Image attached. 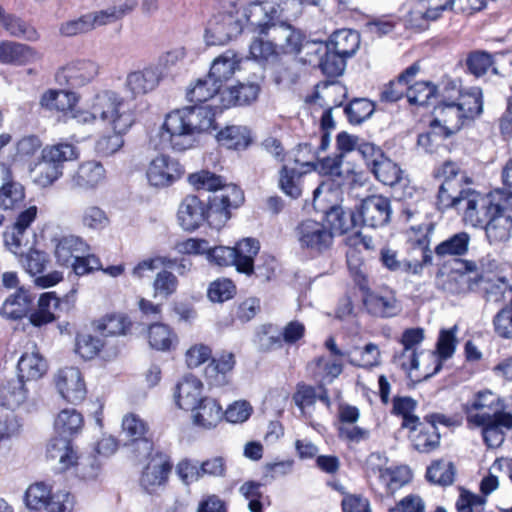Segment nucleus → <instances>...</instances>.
<instances>
[{
	"mask_svg": "<svg viewBox=\"0 0 512 512\" xmlns=\"http://www.w3.org/2000/svg\"><path fill=\"white\" fill-rule=\"evenodd\" d=\"M214 129V113L208 106H191L171 111L159 130L161 144L184 152L198 144V136Z\"/></svg>",
	"mask_w": 512,
	"mask_h": 512,
	"instance_id": "f257e3e1",
	"label": "nucleus"
},
{
	"mask_svg": "<svg viewBox=\"0 0 512 512\" xmlns=\"http://www.w3.org/2000/svg\"><path fill=\"white\" fill-rule=\"evenodd\" d=\"M71 118L84 125L94 124L97 120L109 125L113 131L127 132L135 123V105L113 91H104L95 95L88 110L74 107Z\"/></svg>",
	"mask_w": 512,
	"mask_h": 512,
	"instance_id": "f03ea898",
	"label": "nucleus"
},
{
	"mask_svg": "<svg viewBox=\"0 0 512 512\" xmlns=\"http://www.w3.org/2000/svg\"><path fill=\"white\" fill-rule=\"evenodd\" d=\"M189 183L197 190L214 192L209 200L210 225L220 228L231 217L230 210L238 208L244 201L242 190L235 184H226L223 179L208 170L192 173Z\"/></svg>",
	"mask_w": 512,
	"mask_h": 512,
	"instance_id": "7ed1b4c3",
	"label": "nucleus"
},
{
	"mask_svg": "<svg viewBox=\"0 0 512 512\" xmlns=\"http://www.w3.org/2000/svg\"><path fill=\"white\" fill-rule=\"evenodd\" d=\"M503 196L500 191L481 194L470 189L459 209L463 212V220L473 227H483L489 218L500 209L512 207L510 197L503 198Z\"/></svg>",
	"mask_w": 512,
	"mask_h": 512,
	"instance_id": "20e7f679",
	"label": "nucleus"
},
{
	"mask_svg": "<svg viewBox=\"0 0 512 512\" xmlns=\"http://www.w3.org/2000/svg\"><path fill=\"white\" fill-rule=\"evenodd\" d=\"M78 157L79 149L71 143L59 142L45 146L41 153V162L37 165L35 182L41 187L53 184L63 175L64 163Z\"/></svg>",
	"mask_w": 512,
	"mask_h": 512,
	"instance_id": "39448f33",
	"label": "nucleus"
},
{
	"mask_svg": "<svg viewBox=\"0 0 512 512\" xmlns=\"http://www.w3.org/2000/svg\"><path fill=\"white\" fill-rule=\"evenodd\" d=\"M47 459L54 462L55 468L60 471H66L71 467H81V473L84 477L92 478L96 475L99 463L96 459L89 457H79L73 449L71 439L54 436L47 445Z\"/></svg>",
	"mask_w": 512,
	"mask_h": 512,
	"instance_id": "423d86ee",
	"label": "nucleus"
},
{
	"mask_svg": "<svg viewBox=\"0 0 512 512\" xmlns=\"http://www.w3.org/2000/svg\"><path fill=\"white\" fill-rule=\"evenodd\" d=\"M295 237L301 248L311 252L322 253L333 244V231L326 224L307 219L300 222L295 229Z\"/></svg>",
	"mask_w": 512,
	"mask_h": 512,
	"instance_id": "0eeeda50",
	"label": "nucleus"
},
{
	"mask_svg": "<svg viewBox=\"0 0 512 512\" xmlns=\"http://www.w3.org/2000/svg\"><path fill=\"white\" fill-rule=\"evenodd\" d=\"M242 30L239 11L219 13L209 20L204 37L207 45H224Z\"/></svg>",
	"mask_w": 512,
	"mask_h": 512,
	"instance_id": "6e6552de",
	"label": "nucleus"
},
{
	"mask_svg": "<svg viewBox=\"0 0 512 512\" xmlns=\"http://www.w3.org/2000/svg\"><path fill=\"white\" fill-rule=\"evenodd\" d=\"M469 425L481 427L485 444L489 448H497L504 442L505 431L512 429V414L497 417L488 414L470 415Z\"/></svg>",
	"mask_w": 512,
	"mask_h": 512,
	"instance_id": "1a4fd4ad",
	"label": "nucleus"
},
{
	"mask_svg": "<svg viewBox=\"0 0 512 512\" xmlns=\"http://www.w3.org/2000/svg\"><path fill=\"white\" fill-rule=\"evenodd\" d=\"M183 173V167L178 160L169 155L160 154L149 162L146 178L151 186L163 188L179 180Z\"/></svg>",
	"mask_w": 512,
	"mask_h": 512,
	"instance_id": "9d476101",
	"label": "nucleus"
},
{
	"mask_svg": "<svg viewBox=\"0 0 512 512\" xmlns=\"http://www.w3.org/2000/svg\"><path fill=\"white\" fill-rule=\"evenodd\" d=\"M99 66L92 60H75L60 68L55 80L60 86L80 88L95 79Z\"/></svg>",
	"mask_w": 512,
	"mask_h": 512,
	"instance_id": "9b49d317",
	"label": "nucleus"
},
{
	"mask_svg": "<svg viewBox=\"0 0 512 512\" xmlns=\"http://www.w3.org/2000/svg\"><path fill=\"white\" fill-rule=\"evenodd\" d=\"M391 202L382 195H372L362 200L357 209L358 224L378 228L386 225L391 218Z\"/></svg>",
	"mask_w": 512,
	"mask_h": 512,
	"instance_id": "f8f14e48",
	"label": "nucleus"
},
{
	"mask_svg": "<svg viewBox=\"0 0 512 512\" xmlns=\"http://www.w3.org/2000/svg\"><path fill=\"white\" fill-rule=\"evenodd\" d=\"M487 293V301L500 302L506 299V294L511 296V307L501 309L493 319L495 332L498 336L506 339H512V288L503 278L498 279V283L493 285L491 289L485 288Z\"/></svg>",
	"mask_w": 512,
	"mask_h": 512,
	"instance_id": "ddd939ff",
	"label": "nucleus"
},
{
	"mask_svg": "<svg viewBox=\"0 0 512 512\" xmlns=\"http://www.w3.org/2000/svg\"><path fill=\"white\" fill-rule=\"evenodd\" d=\"M106 170L101 162L88 160L80 163L70 174L69 187L75 191H92L104 183Z\"/></svg>",
	"mask_w": 512,
	"mask_h": 512,
	"instance_id": "4468645a",
	"label": "nucleus"
},
{
	"mask_svg": "<svg viewBox=\"0 0 512 512\" xmlns=\"http://www.w3.org/2000/svg\"><path fill=\"white\" fill-rule=\"evenodd\" d=\"M55 386L62 398L79 403L86 396V386L81 372L75 367L60 369L54 376Z\"/></svg>",
	"mask_w": 512,
	"mask_h": 512,
	"instance_id": "2eb2a0df",
	"label": "nucleus"
},
{
	"mask_svg": "<svg viewBox=\"0 0 512 512\" xmlns=\"http://www.w3.org/2000/svg\"><path fill=\"white\" fill-rule=\"evenodd\" d=\"M467 121L468 117L455 101L444 96L442 103L436 107V118L432 123L442 131L443 137L447 138L458 132Z\"/></svg>",
	"mask_w": 512,
	"mask_h": 512,
	"instance_id": "dca6fc26",
	"label": "nucleus"
},
{
	"mask_svg": "<svg viewBox=\"0 0 512 512\" xmlns=\"http://www.w3.org/2000/svg\"><path fill=\"white\" fill-rule=\"evenodd\" d=\"M171 468L172 464L168 456L157 453L145 466L140 478V485L148 493L157 491L158 488L166 484Z\"/></svg>",
	"mask_w": 512,
	"mask_h": 512,
	"instance_id": "f3484780",
	"label": "nucleus"
},
{
	"mask_svg": "<svg viewBox=\"0 0 512 512\" xmlns=\"http://www.w3.org/2000/svg\"><path fill=\"white\" fill-rule=\"evenodd\" d=\"M207 209L195 195L186 196L179 205L177 219L180 226L186 231H194L207 220L210 223Z\"/></svg>",
	"mask_w": 512,
	"mask_h": 512,
	"instance_id": "a211bd4d",
	"label": "nucleus"
},
{
	"mask_svg": "<svg viewBox=\"0 0 512 512\" xmlns=\"http://www.w3.org/2000/svg\"><path fill=\"white\" fill-rule=\"evenodd\" d=\"M380 261L382 265L391 272L420 276L424 266L432 263V256L428 251H425L421 261L401 260L396 250L390 247H383L380 250Z\"/></svg>",
	"mask_w": 512,
	"mask_h": 512,
	"instance_id": "6ab92c4d",
	"label": "nucleus"
},
{
	"mask_svg": "<svg viewBox=\"0 0 512 512\" xmlns=\"http://www.w3.org/2000/svg\"><path fill=\"white\" fill-rule=\"evenodd\" d=\"M287 20L279 19L271 22L262 35L270 38L275 48L280 47L284 52L292 53L298 50L302 34Z\"/></svg>",
	"mask_w": 512,
	"mask_h": 512,
	"instance_id": "aec40b11",
	"label": "nucleus"
},
{
	"mask_svg": "<svg viewBox=\"0 0 512 512\" xmlns=\"http://www.w3.org/2000/svg\"><path fill=\"white\" fill-rule=\"evenodd\" d=\"M37 207L31 206L21 212L10 232L5 233V244L13 254H23V247L29 244L28 228L35 220Z\"/></svg>",
	"mask_w": 512,
	"mask_h": 512,
	"instance_id": "412c9836",
	"label": "nucleus"
},
{
	"mask_svg": "<svg viewBox=\"0 0 512 512\" xmlns=\"http://www.w3.org/2000/svg\"><path fill=\"white\" fill-rule=\"evenodd\" d=\"M52 242L55 259L61 266L69 267L76 257L90 251L88 243L80 236L73 234L55 237Z\"/></svg>",
	"mask_w": 512,
	"mask_h": 512,
	"instance_id": "4be33fe9",
	"label": "nucleus"
},
{
	"mask_svg": "<svg viewBox=\"0 0 512 512\" xmlns=\"http://www.w3.org/2000/svg\"><path fill=\"white\" fill-rule=\"evenodd\" d=\"M24 187L15 181L11 169L0 163V207L13 209L24 200Z\"/></svg>",
	"mask_w": 512,
	"mask_h": 512,
	"instance_id": "5701e85b",
	"label": "nucleus"
},
{
	"mask_svg": "<svg viewBox=\"0 0 512 512\" xmlns=\"http://www.w3.org/2000/svg\"><path fill=\"white\" fill-rule=\"evenodd\" d=\"M161 78L162 71L158 67L149 66L129 73L125 80V88L133 97H136L154 90Z\"/></svg>",
	"mask_w": 512,
	"mask_h": 512,
	"instance_id": "b1692460",
	"label": "nucleus"
},
{
	"mask_svg": "<svg viewBox=\"0 0 512 512\" xmlns=\"http://www.w3.org/2000/svg\"><path fill=\"white\" fill-rule=\"evenodd\" d=\"M363 304L369 314L380 318L394 317L401 311L399 302L391 292L385 294L367 292L364 295Z\"/></svg>",
	"mask_w": 512,
	"mask_h": 512,
	"instance_id": "393cba45",
	"label": "nucleus"
},
{
	"mask_svg": "<svg viewBox=\"0 0 512 512\" xmlns=\"http://www.w3.org/2000/svg\"><path fill=\"white\" fill-rule=\"evenodd\" d=\"M275 11L276 7L273 3L254 2L243 9L241 17L245 18L246 22L262 36L268 25L276 20Z\"/></svg>",
	"mask_w": 512,
	"mask_h": 512,
	"instance_id": "a878e982",
	"label": "nucleus"
},
{
	"mask_svg": "<svg viewBox=\"0 0 512 512\" xmlns=\"http://www.w3.org/2000/svg\"><path fill=\"white\" fill-rule=\"evenodd\" d=\"M466 419L469 424V416L475 414H488L497 417L502 414H508L505 411L503 401L499 396L491 391L479 392L476 397L465 407Z\"/></svg>",
	"mask_w": 512,
	"mask_h": 512,
	"instance_id": "bb28decb",
	"label": "nucleus"
},
{
	"mask_svg": "<svg viewBox=\"0 0 512 512\" xmlns=\"http://www.w3.org/2000/svg\"><path fill=\"white\" fill-rule=\"evenodd\" d=\"M202 382L194 376L184 377L177 385L174 397L177 405L184 410H194L203 399Z\"/></svg>",
	"mask_w": 512,
	"mask_h": 512,
	"instance_id": "cd10ccee",
	"label": "nucleus"
},
{
	"mask_svg": "<svg viewBox=\"0 0 512 512\" xmlns=\"http://www.w3.org/2000/svg\"><path fill=\"white\" fill-rule=\"evenodd\" d=\"M467 180L465 175H461L460 181H443L437 194V206L440 210L456 208L459 210L466 193L470 188H463L462 183Z\"/></svg>",
	"mask_w": 512,
	"mask_h": 512,
	"instance_id": "c85d7f7f",
	"label": "nucleus"
},
{
	"mask_svg": "<svg viewBox=\"0 0 512 512\" xmlns=\"http://www.w3.org/2000/svg\"><path fill=\"white\" fill-rule=\"evenodd\" d=\"M240 61L241 58L235 51L226 50L213 60L208 75L222 87L223 83L229 80L239 68Z\"/></svg>",
	"mask_w": 512,
	"mask_h": 512,
	"instance_id": "c756f323",
	"label": "nucleus"
},
{
	"mask_svg": "<svg viewBox=\"0 0 512 512\" xmlns=\"http://www.w3.org/2000/svg\"><path fill=\"white\" fill-rule=\"evenodd\" d=\"M509 209H500L492 215L482 228L485 229L490 243L505 242L510 238L512 230V216Z\"/></svg>",
	"mask_w": 512,
	"mask_h": 512,
	"instance_id": "7c9ffc66",
	"label": "nucleus"
},
{
	"mask_svg": "<svg viewBox=\"0 0 512 512\" xmlns=\"http://www.w3.org/2000/svg\"><path fill=\"white\" fill-rule=\"evenodd\" d=\"M147 423L136 414H127L122 420V433L132 443L142 446L143 453H150L152 443L145 437Z\"/></svg>",
	"mask_w": 512,
	"mask_h": 512,
	"instance_id": "2f4dec72",
	"label": "nucleus"
},
{
	"mask_svg": "<svg viewBox=\"0 0 512 512\" xmlns=\"http://www.w3.org/2000/svg\"><path fill=\"white\" fill-rule=\"evenodd\" d=\"M33 300L34 297L27 290L21 288L4 301L0 312L8 319H21L31 310Z\"/></svg>",
	"mask_w": 512,
	"mask_h": 512,
	"instance_id": "473e14b6",
	"label": "nucleus"
},
{
	"mask_svg": "<svg viewBox=\"0 0 512 512\" xmlns=\"http://www.w3.org/2000/svg\"><path fill=\"white\" fill-rule=\"evenodd\" d=\"M464 271H453L446 276L442 283V289L451 294H457L472 289L477 283L476 277H471V273L476 271V264L471 261L462 263Z\"/></svg>",
	"mask_w": 512,
	"mask_h": 512,
	"instance_id": "72a5a7b5",
	"label": "nucleus"
},
{
	"mask_svg": "<svg viewBox=\"0 0 512 512\" xmlns=\"http://www.w3.org/2000/svg\"><path fill=\"white\" fill-rule=\"evenodd\" d=\"M192 411L194 423L206 429L215 427L223 418L222 407L213 398H203Z\"/></svg>",
	"mask_w": 512,
	"mask_h": 512,
	"instance_id": "f704fd0d",
	"label": "nucleus"
},
{
	"mask_svg": "<svg viewBox=\"0 0 512 512\" xmlns=\"http://www.w3.org/2000/svg\"><path fill=\"white\" fill-rule=\"evenodd\" d=\"M235 251V267L238 272L250 275L254 270V257L258 254L260 245L254 238H245L232 247Z\"/></svg>",
	"mask_w": 512,
	"mask_h": 512,
	"instance_id": "c9c22d12",
	"label": "nucleus"
},
{
	"mask_svg": "<svg viewBox=\"0 0 512 512\" xmlns=\"http://www.w3.org/2000/svg\"><path fill=\"white\" fill-rule=\"evenodd\" d=\"M60 300L53 292L43 293L38 300V308L29 316L30 323L35 327H41L53 322L57 316Z\"/></svg>",
	"mask_w": 512,
	"mask_h": 512,
	"instance_id": "e433bc0d",
	"label": "nucleus"
},
{
	"mask_svg": "<svg viewBox=\"0 0 512 512\" xmlns=\"http://www.w3.org/2000/svg\"><path fill=\"white\" fill-rule=\"evenodd\" d=\"M79 102V95L69 90H48L40 100L42 107L60 112H72Z\"/></svg>",
	"mask_w": 512,
	"mask_h": 512,
	"instance_id": "4c0bfd02",
	"label": "nucleus"
},
{
	"mask_svg": "<svg viewBox=\"0 0 512 512\" xmlns=\"http://www.w3.org/2000/svg\"><path fill=\"white\" fill-rule=\"evenodd\" d=\"M83 427V417L74 408L61 410L54 420V430L57 436L71 439Z\"/></svg>",
	"mask_w": 512,
	"mask_h": 512,
	"instance_id": "58836bf2",
	"label": "nucleus"
},
{
	"mask_svg": "<svg viewBox=\"0 0 512 512\" xmlns=\"http://www.w3.org/2000/svg\"><path fill=\"white\" fill-rule=\"evenodd\" d=\"M36 58V53L27 45L4 41L0 43V63L25 65Z\"/></svg>",
	"mask_w": 512,
	"mask_h": 512,
	"instance_id": "ea45409f",
	"label": "nucleus"
},
{
	"mask_svg": "<svg viewBox=\"0 0 512 512\" xmlns=\"http://www.w3.org/2000/svg\"><path fill=\"white\" fill-rule=\"evenodd\" d=\"M327 45L339 55L350 58L359 48L360 35L351 29H341L332 34Z\"/></svg>",
	"mask_w": 512,
	"mask_h": 512,
	"instance_id": "a19ab883",
	"label": "nucleus"
},
{
	"mask_svg": "<svg viewBox=\"0 0 512 512\" xmlns=\"http://www.w3.org/2000/svg\"><path fill=\"white\" fill-rule=\"evenodd\" d=\"M458 96L455 103L461 111L472 121L478 117L483 111V95L479 87H470L465 90L457 91Z\"/></svg>",
	"mask_w": 512,
	"mask_h": 512,
	"instance_id": "79ce46f5",
	"label": "nucleus"
},
{
	"mask_svg": "<svg viewBox=\"0 0 512 512\" xmlns=\"http://www.w3.org/2000/svg\"><path fill=\"white\" fill-rule=\"evenodd\" d=\"M413 447L421 453H429L440 445V434L433 424L417 423L416 430L413 431Z\"/></svg>",
	"mask_w": 512,
	"mask_h": 512,
	"instance_id": "37998d69",
	"label": "nucleus"
},
{
	"mask_svg": "<svg viewBox=\"0 0 512 512\" xmlns=\"http://www.w3.org/2000/svg\"><path fill=\"white\" fill-rule=\"evenodd\" d=\"M19 378L37 380L47 371L46 360L37 352H26L18 361Z\"/></svg>",
	"mask_w": 512,
	"mask_h": 512,
	"instance_id": "c03bdc74",
	"label": "nucleus"
},
{
	"mask_svg": "<svg viewBox=\"0 0 512 512\" xmlns=\"http://www.w3.org/2000/svg\"><path fill=\"white\" fill-rule=\"evenodd\" d=\"M260 87L254 83L239 84L221 92L223 107L246 105L256 100Z\"/></svg>",
	"mask_w": 512,
	"mask_h": 512,
	"instance_id": "a18cd8bd",
	"label": "nucleus"
},
{
	"mask_svg": "<svg viewBox=\"0 0 512 512\" xmlns=\"http://www.w3.org/2000/svg\"><path fill=\"white\" fill-rule=\"evenodd\" d=\"M470 235L467 232H458L440 242L434 249L437 257L445 259L454 256H464L469 249Z\"/></svg>",
	"mask_w": 512,
	"mask_h": 512,
	"instance_id": "49530a36",
	"label": "nucleus"
},
{
	"mask_svg": "<svg viewBox=\"0 0 512 512\" xmlns=\"http://www.w3.org/2000/svg\"><path fill=\"white\" fill-rule=\"evenodd\" d=\"M327 227L336 234H344L350 229L359 226L357 213L344 211L342 207L334 206L326 212Z\"/></svg>",
	"mask_w": 512,
	"mask_h": 512,
	"instance_id": "de8ad7c7",
	"label": "nucleus"
},
{
	"mask_svg": "<svg viewBox=\"0 0 512 512\" xmlns=\"http://www.w3.org/2000/svg\"><path fill=\"white\" fill-rule=\"evenodd\" d=\"M27 396L24 380L19 377L8 380L0 389L1 404L9 409L20 407L27 400Z\"/></svg>",
	"mask_w": 512,
	"mask_h": 512,
	"instance_id": "09e8293b",
	"label": "nucleus"
},
{
	"mask_svg": "<svg viewBox=\"0 0 512 512\" xmlns=\"http://www.w3.org/2000/svg\"><path fill=\"white\" fill-rule=\"evenodd\" d=\"M235 365V358L231 352H222L205 369V376L211 385H222L225 383V375L232 371Z\"/></svg>",
	"mask_w": 512,
	"mask_h": 512,
	"instance_id": "8fccbe9b",
	"label": "nucleus"
},
{
	"mask_svg": "<svg viewBox=\"0 0 512 512\" xmlns=\"http://www.w3.org/2000/svg\"><path fill=\"white\" fill-rule=\"evenodd\" d=\"M217 141L228 149L241 150L248 147L251 138L246 127L232 125L217 134Z\"/></svg>",
	"mask_w": 512,
	"mask_h": 512,
	"instance_id": "3c124183",
	"label": "nucleus"
},
{
	"mask_svg": "<svg viewBox=\"0 0 512 512\" xmlns=\"http://www.w3.org/2000/svg\"><path fill=\"white\" fill-rule=\"evenodd\" d=\"M147 337L150 347L158 351H168L177 343V335L163 323L150 325Z\"/></svg>",
	"mask_w": 512,
	"mask_h": 512,
	"instance_id": "603ef678",
	"label": "nucleus"
},
{
	"mask_svg": "<svg viewBox=\"0 0 512 512\" xmlns=\"http://www.w3.org/2000/svg\"><path fill=\"white\" fill-rule=\"evenodd\" d=\"M79 221L83 228L89 231H102L110 224L107 212L97 205H87L82 208Z\"/></svg>",
	"mask_w": 512,
	"mask_h": 512,
	"instance_id": "864d4df0",
	"label": "nucleus"
},
{
	"mask_svg": "<svg viewBox=\"0 0 512 512\" xmlns=\"http://www.w3.org/2000/svg\"><path fill=\"white\" fill-rule=\"evenodd\" d=\"M375 178L384 185L393 186L402 179L401 168L385 155L370 169Z\"/></svg>",
	"mask_w": 512,
	"mask_h": 512,
	"instance_id": "5fc2aeb1",
	"label": "nucleus"
},
{
	"mask_svg": "<svg viewBox=\"0 0 512 512\" xmlns=\"http://www.w3.org/2000/svg\"><path fill=\"white\" fill-rule=\"evenodd\" d=\"M221 87L207 75L199 78L187 91V99L190 102L202 103L212 99L215 95L221 94Z\"/></svg>",
	"mask_w": 512,
	"mask_h": 512,
	"instance_id": "6e6d98bb",
	"label": "nucleus"
},
{
	"mask_svg": "<svg viewBox=\"0 0 512 512\" xmlns=\"http://www.w3.org/2000/svg\"><path fill=\"white\" fill-rule=\"evenodd\" d=\"M303 173L284 165L279 171V187L289 197L297 199L302 194Z\"/></svg>",
	"mask_w": 512,
	"mask_h": 512,
	"instance_id": "4d7b16f0",
	"label": "nucleus"
},
{
	"mask_svg": "<svg viewBox=\"0 0 512 512\" xmlns=\"http://www.w3.org/2000/svg\"><path fill=\"white\" fill-rule=\"evenodd\" d=\"M328 50H330V45H327L326 42L304 40L303 35H301L299 48L293 53L300 54V59L304 63L319 65L320 61L324 57V54L327 53Z\"/></svg>",
	"mask_w": 512,
	"mask_h": 512,
	"instance_id": "13d9d810",
	"label": "nucleus"
},
{
	"mask_svg": "<svg viewBox=\"0 0 512 512\" xmlns=\"http://www.w3.org/2000/svg\"><path fill=\"white\" fill-rule=\"evenodd\" d=\"M51 487L45 482L31 484L25 492L24 500L29 509L45 511L51 495Z\"/></svg>",
	"mask_w": 512,
	"mask_h": 512,
	"instance_id": "bf43d9fd",
	"label": "nucleus"
},
{
	"mask_svg": "<svg viewBox=\"0 0 512 512\" xmlns=\"http://www.w3.org/2000/svg\"><path fill=\"white\" fill-rule=\"evenodd\" d=\"M0 26L11 36L24 37L28 40L37 38V32L33 28L27 26L20 18L7 13L4 8L0 13Z\"/></svg>",
	"mask_w": 512,
	"mask_h": 512,
	"instance_id": "052dcab7",
	"label": "nucleus"
},
{
	"mask_svg": "<svg viewBox=\"0 0 512 512\" xmlns=\"http://www.w3.org/2000/svg\"><path fill=\"white\" fill-rule=\"evenodd\" d=\"M455 472L456 470L452 462L437 460L428 467L426 477L431 483L448 486L453 483Z\"/></svg>",
	"mask_w": 512,
	"mask_h": 512,
	"instance_id": "680f3d73",
	"label": "nucleus"
},
{
	"mask_svg": "<svg viewBox=\"0 0 512 512\" xmlns=\"http://www.w3.org/2000/svg\"><path fill=\"white\" fill-rule=\"evenodd\" d=\"M178 284V279L172 272L166 269L159 271L155 275L152 283L154 297L159 296L168 299L171 295L176 293Z\"/></svg>",
	"mask_w": 512,
	"mask_h": 512,
	"instance_id": "e2e57ef3",
	"label": "nucleus"
},
{
	"mask_svg": "<svg viewBox=\"0 0 512 512\" xmlns=\"http://www.w3.org/2000/svg\"><path fill=\"white\" fill-rule=\"evenodd\" d=\"M379 479L386 487L387 494H394L398 489L410 480V472L407 468L379 469Z\"/></svg>",
	"mask_w": 512,
	"mask_h": 512,
	"instance_id": "0e129e2a",
	"label": "nucleus"
},
{
	"mask_svg": "<svg viewBox=\"0 0 512 512\" xmlns=\"http://www.w3.org/2000/svg\"><path fill=\"white\" fill-rule=\"evenodd\" d=\"M375 106L373 102L366 98H356L352 100L344 109L345 114L351 124H360L370 118L374 113Z\"/></svg>",
	"mask_w": 512,
	"mask_h": 512,
	"instance_id": "69168bd1",
	"label": "nucleus"
},
{
	"mask_svg": "<svg viewBox=\"0 0 512 512\" xmlns=\"http://www.w3.org/2000/svg\"><path fill=\"white\" fill-rule=\"evenodd\" d=\"M127 318L121 315H109L95 322V330L101 336H114L124 334L128 328Z\"/></svg>",
	"mask_w": 512,
	"mask_h": 512,
	"instance_id": "338daca9",
	"label": "nucleus"
},
{
	"mask_svg": "<svg viewBox=\"0 0 512 512\" xmlns=\"http://www.w3.org/2000/svg\"><path fill=\"white\" fill-rule=\"evenodd\" d=\"M348 362L357 367L370 368L378 364L380 352L377 345L367 344L362 350L350 351Z\"/></svg>",
	"mask_w": 512,
	"mask_h": 512,
	"instance_id": "774afa93",
	"label": "nucleus"
}]
</instances>
